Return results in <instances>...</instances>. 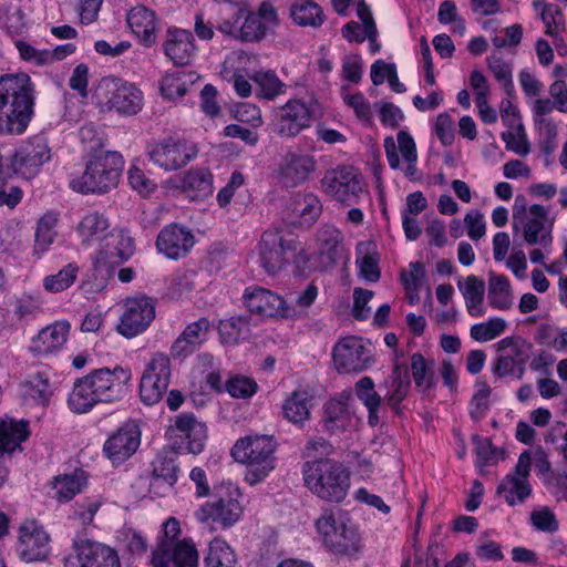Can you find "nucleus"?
<instances>
[{
	"label": "nucleus",
	"mask_w": 567,
	"mask_h": 567,
	"mask_svg": "<svg viewBox=\"0 0 567 567\" xmlns=\"http://www.w3.org/2000/svg\"><path fill=\"white\" fill-rule=\"evenodd\" d=\"M58 223L56 214L47 213L38 221L34 239V254L40 256L48 250L54 241L56 233L54 230Z\"/></svg>",
	"instance_id": "nucleus-49"
},
{
	"label": "nucleus",
	"mask_w": 567,
	"mask_h": 567,
	"mask_svg": "<svg viewBox=\"0 0 567 567\" xmlns=\"http://www.w3.org/2000/svg\"><path fill=\"white\" fill-rule=\"evenodd\" d=\"M318 533L326 548L338 556H353L361 549V538L357 528L349 519L339 516L332 509H327L316 520Z\"/></svg>",
	"instance_id": "nucleus-6"
},
{
	"label": "nucleus",
	"mask_w": 567,
	"mask_h": 567,
	"mask_svg": "<svg viewBox=\"0 0 567 567\" xmlns=\"http://www.w3.org/2000/svg\"><path fill=\"white\" fill-rule=\"evenodd\" d=\"M237 488L227 487L224 495L214 502H207L196 513L195 517L204 524H219L223 527L233 526L241 516L243 507Z\"/></svg>",
	"instance_id": "nucleus-14"
},
{
	"label": "nucleus",
	"mask_w": 567,
	"mask_h": 567,
	"mask_svg": "<svg viewBox=\"0 0 567 567\" xmlns=\"http://www.w3.org/2000/svg\"><path fill=\"white\" fill-rule=\"evenodd\" d=\"M348 398L331 399L323 405L321 424L329 434H339L352 425Z\"/></svg>",
	"instance_id": "nucleus-34"
},
{
	"label": "nucleus",
	"mask_w": 567,
	"mask_h": 567,
	"mask_svg": "<svg viewBox=\"0 0 567 567\" xmlns=\"http://www.w3.org/2000/svg\"><path fill=\"white\" fill-rule=\"evenodd\" d=\"M85 485V473L83 471H75L72 474L56 476L53 482V489L59 502H69L76 494L81 493Z\"/></svg>",
	"instance_id": "nucleus-46"
},
{
	"label": "nucleus",
	"mask_w": 567,
	"mask_h": 567,
	"mask_svg": "<svg viewBox=\"0 0 567 567\" xmlns=\"http://www.w3.org/2000/svg\"><path fill=\"white\" fill-rule=\"evenodd\" d=\"M97 96L110 109L125 115L137 114L143 107L142 91L134 84L116 78L102 79Z\"/></svg>",
	"instance_id": "nucleus-11"
},
{
	"label": "nucleus",
	"mask_w": 567,
	"mask_h": 567,
	"mask_svg": "<svg viewBox=\"0 0 567 567\" xmlns=\"http://www.w3.org/2000/svg\"><path fill=\"white\" fill-rule=\"evenodd\" d=\"M148 154L154 164L166 171H175L194 159L198 150L195 144H153Z\"/></svg>",
	"instance_id": "nucleus-24"
},
{
	"label": "nucleus",
	"mask_w": 567,
	"mask_h": 567,
	"mask_svg": "<svg viewBox=\"0 0 567 567\" xmlns=\"http://www.w3.org/2000/svg\"><path fill=\"white\" fill-rule=\"evenodd\" d=\"M117 331L125 338H134L144 332L155 318V301L146 296L127 298Z\"/></svg>",
	"instance_id": "nucleus-16"
},
{
	"label": "nucleus",
	"mask_w": 567,
	"mask_h": 567,
	"mask_svg": "<svg viewBox=\"0 0 567 567\" xmlns=\"http://www.w3.org/2000/svg\"><path fill=\"white\" fill-rule=\"evenodd\" d=\"M315 169L316 161L312 155L289 151L274 171V177L281 187L293 188L308 181Z\"/></svg>",
	"instance_id": "nucleus-17"
},
{
	"label": "nucleus",
	"mask_w": 567,
	"mask_h": 567,
	"mask_svg": "<svg viewBox=\"0 0 567 567\" xmlns=\"http://www.w3.org/2000/svg\"><path fill=\"white\" fill-rule=\"evenodd\" d=\"M384 146L386 158L392 169H398L400 167L401 154L408 164L405 176L413 177L416 174L415 163L417 161V152L415 144H384Z\"/></svg>",
	"instance_id": "nucleus-45"
},
{
	"label": "nucleus",
	"mask_w": 567,
	"mask_h": 567,
	"mask_svg": "<svg viewBox=\"0 0 567 567\" xmlns=\"http://www.w3.org/2000/svg\"><path fill=\"white\" fill-rule=\"evenodd\" d=\"M79 268L73 264H69L62 268L58 274L47 276L43 279V287L50 292H61L68 289L76 279Z\"/></svg>",
	"instance_id": "nucleus-52"
},
{
	"label": "nucleus",
	"mask_w": 567,
	"mask_h": 567,
	"mask_svg": "<svg viewBox=\"0 0 567 567\" xmlns=\"http://www.w3.org/2000/svg\"><path fill=\"white\" fill-rule=\"evenodd\" d=\"M320 265L328 269L337 265L344 252L343 235L333 225H322L316 235Z\"/></svg>",
	"instance_id": "nucleus-30"
},
{
	"label": "nucleus",
	"mask_w": 567,
	"mask_h": 567,
	"mask_svg": "<svg viewBox=\"0 0 567 567\" xmlns=\"http://www.w3.org/2000/svg\"><path fill=\"white\" fill-rule=\"evenodd\" d=\"M534 10L539 13L545 24V33L551 38H557L565 30V19L561 9L555 3H548L546 0H533Z\"/></svg>",
	"instance_id": "nucleus-40"
},
{
	"label": "nucleus",
	"mask_w": 567,
	"mask_h": 567,
	"mask_svg": "<svg viewBox=\"0 0 567 567\" xmlns=\"http://www.w3.org/2000/svg\"><path fill=\"white\" fill-rule=\"evenodd\" d=\"M457 286L463 295L468 313L471 316H482V303L485 295L484 280L470 275L464 281L458 280Z\"/></svg>",
	"instance_id": "nucleus-39"
},
{
	"label": "nucleus",
	"mask_w": 567,
	"mask_h": 567,
	"mask_svg": "<svg viewBox=\"0 0 567 567\" xmlns=\"http://www.w3.org/2000/svg\"><path fill=\"white\" fill-rule=\"evenodd\" d=\"M342 99L346 105L353 110L361 122H369L372 117V109L369 101L362 93H343Z\"/></svg>",
	"instance_id": "nucleus-63"
},
{
	"label": "nucleus",
	"mask_w": 567,
	"mask_h": 567,
	"mask_svg": "<svg viewBox=\"0 0 567 567\" xmlns=\"http://www.w3.org/2000/svg\"><path fill=\"white\" fill-rule=\"evenodd\" d=\"M249 318L244 316L230 317L219 322V334L225 344H236L249 333Z\"/></svg>",
	"instance_id": "nucleus-50"
},
{
	"label": "nucleus",
	"mask_w": 567,
	"mask_h": 567,
	"mask_svg": "<svg viewBox=\"0 0 567 567\" xmlns=\"http://www.w3.org/2000/svg\"><path fill=\"white\" fill-rule=\"evenodd\" d=\"M488 302L496 309H508L512 305L511 285L506 276L489 274Z\"/></svg>",
	"instance_id": "nucleus-48"
},
{
	"label": "nucleus",
	"mask_w": 567,
	"mask_h": 567,
	"mask_svg": "<svg viewBox=\"0 0 567 567\" xmlns=\"http://www.w3.org/2000/svg\"><path fill=\"white\" fill-rule=\"evenodd\" d=\"M277 443L272 436H246L236 442L231 456L236 462L246 464L245 480L250 484L262 481L275 468Z\"/></svg>",
	"instance_id": "nucleus-5"
},
{
	"label": "nucleus",
	"mask_w": 567,
	"mask_h": 567,
	"mask_svg": "<svg viewBox=\"0 0 567 567\" xmlns=\"http://www.w3.org/2000/svg\"><path fill=\"white\" fill-rule=\"evenodd\" d=\"M74 556L64 561V567H121L117 551L99 542L80 539L73 543Z\"/></svg>",
	"instance_id": "nucleus-15"
},
{
	"label": "nucleus",
	"mask_w": 567,
	"mask_h": 567,
	"mask_svg": "<svg viewBox=\"0 0 567 567\" xmlns=\"http://www.w3.org/2000/svg\"><path fill=\"white\" fill-rule=\"evenodd\" d=\"M34 86L27 73L0 76V134L20 135L33 115Z\"/></svg>",
	"instance_id": "nucleus-2"
},
{
	"label": "nucleus",
	"mask_w": 567,
	"mask_h": 567,
	"mask_svg": "<svg viewBox=\"0 0 567 567\" xmlns=\"http://www.w3.org/2000/svg\"><path fill=\"white\" fill-rule=\"evenodd\" d=\"M497 357L492 372L499 377L513 375L522 379L525 364L532 355L533 344L520 337H506L497 342Z\"/></svg>",
	"instance_id": "nucleus-9"
},
{
	"label": "nucleus",
	"mask_w": 567,
	"mask_h": 567,
	"mask_svg": "<svg viewBox=\"0 0 567 567\" xmlns=\"http://www.w3.org/2000/svg\"><path fill=\"white\" fill-rule=\"evenodd\" d=\"M126 23L142 45L152 47L156 42L159 21L153 10L145 6L133 7L126 14Z\"/></svg>",
	"instance_id": "nucleus-29"
},
{
	"label": "nucleus",
	"mask_w": 567,
	"mask_h": 567,
	"mask_svg": "<svg viewBox=\"0 0 567 567\" xmlns=\"http://www.w3.org/2000/svg\"><path fill=\"white\" fill-rule=\"evenodd\" d=\"M297 205L298 207L296 209L302 219L301 223L307 226L312 225L322 212V205L319 198L313 194L303 195L302 200Z\"/></svg>",
	"instance_id": "nucleus-60"
},
{
	"label": "nucleus",
	"mask_w": 567,
	"mask_h": 567,
	"mask_svg": "<svg viewBox=\"0 0 567 567\" xmlns=\"http://www.w3.org/2000/svg\"><path fill=\"white\" fill-rule=\"evenodd\" d=\"M206 567H236L237 557L234 549L221 538H214L204 558Z\"/></svg>",
	"instance_id": "nucleus-47"
},
{
	"label": "nucleus",
	"mask_w": 567,
	"mask_h": 567,
	"mask_svg": "<svg viewBox=\"0 0 567 567\" xmlns=\"http://www.w3.org/2000/svg\"><path fill=\"white\" fill-rule=\"evenodd\" d=\"M217 30L224 35L245 42H260L279 27L278 12L270 1H264L252 12L245 3L226 2L220 9Z\"/></svg>",
	"instance_id": "nucleus-1"
},
{
	"label": "nucleus",
	"mask_w": 567,
	"mask_h": 567,
	"mask_svg": "<svg viewBox=\"0 0 567 567\" xmlns=\"http://www.w3.org/2000/svg\"><path fill=\"white\" fill-rule=\"evenodd\" d=\"M258 248L261 267L274 276L284 267L287 251L296 249V243L286 240L282 229L271 228L262 234Z\"/></svg>",
	"instance_id": "nucleus-18"
},
{
	"label": "nucleus",
	"mask_w": 567,
	"mask_h": 567,
	"mask_svg": "<svg viewBox=\"0 0 567 567\" xmlns=\"http://www.w3.org/2000/svg\"><path fill=\"white\" fill-rule=\"evenodd\" d=\"M181 524L177 518L169 517L163 523V535L158 539L157 546L154 551H167L178 542L177 538L181 535Z\"/></svg>",
	"instance_id": "nucleus-62"
},
{
	"label": "nucleus",
	"mask_w": 567,
	"mask_h": 567,
	"mask_svg": "<svg viewBox=\"0 0 567 567\" xmlns=\"http://www.w3.org/2000/svg\"><path fill=\"white\" fill-rule=\"evenodd\" d=\"M70 331L68 321H55L40 330L32 339L30 350L34 355L43 357L59 351L66 342Z\"/></svg>",
	"instance_id": "nucleus-31"
},
{
	"label": "nucleus",
	"mask_w": 567,
	"mask_h": 567,
	"mask_svg": "<svg viewBox=\"0 0 567 567\" xmlns=\"http://www.w3.org/2000/svg\"><path fill=\"white\" fill-rule=\"evenodd\" d=\"M225 388L233 398L247 399L256 393L258 385L248 377L236 375L226 381Z\"/></svg>",
	"instance_id": "nucleus-57"
},
{
	"label": "nucleus",
	"mask_w": 567,
	"mask_h": 567,
	"mask_svg": "<svg viewBox=\"0 0 567 567\" xmlns=\"http://www.w3.org/2000/svg\"><path fill=\"white\" fill-rule=\"evenodd\" d=\"M244 300L248 310L260 317L291 318L296 315L281 296L259 286L247 288Z\"/></svg>",
	"instance_id": "nucleus-19"
},
{
	"label": "nucleus",
	"mask_w": 567,
	"mask_h": 567,
	"mask_svg": "<svg viewBox=\"0 0 567 567\" xmlns=\"http://www.w3.org/2000/svg\"><path fill=\"white\" fill-rule=\"evenodd\" d=\"M18 550L25 561L45 559L49 555V535L34 522H27L19 528Z\"/></svg>",
	"instance_id": "nucleus-23"
},
{
	"label": "nucleus",
	"mask_w": 567,
	"mask_h": 567,
	"mask_svg": "<svg viewBox=\"0 0 567 567\" xmlns=\"http://www.w3.org/2000/svg\"><path fill=\"white\" fill-rule=\"evenodd\" d=\"M141 444V431L133 422H126L112 433L103 445L105 456L120 465L128 460Z\"/></svg>",
	"instance_id": "nucleus-20"
},
{
	"label": "nucleus",
	"mask_w": 567,
	"mask_h": 567,
	"mask_svg": "<svg viewBox=\"0 0 567 567\" xmlns=\"http://www.w3.org/2000/svg\"><path fill=\"white\" fill-rule=\"evenodd\" d=\"M109 228V219L97 212H92L81 219L76 233L83 245H92L93 243L100 245L111 231Z\"/></svg>",
	"instance_id": "nucleus-37"
},
{
	"label": "nucleus",
	"mask_w": 567,
	"mask_h": 567,
	"mask_svg": "<svg viewBox=\"0 0 567 567\" xmlns=\"http://www.w3.org/2000/svg\"><path fill=\"white\" fill-rule=\"evenodd\" d=\"M163 51L176 66L190 64L197 53L193 33L177 27L168 28L163 42Z\"/></svg>",
	"instance_id": "nucleus-22"
},
{
	"label": "nucleus",
	"mask_w": 567,
	"mask_h": 567,
	"mask_svg": "<svg viewBox=\"0 0 567 567\" xmlns=\"http://www.w3.org/2000/svg\"><path fill=\"white\" fill-rule=\"evenodd\" d=\"M127 179L131 187L142 197H148L157 189V183L136 166L128 169Z\"/></svg>",
	"instance_id": "nucleus-56"
},
{
	"label": "nucleus",
	"mask_w": 567,
	"mask_h": 567,
	"mask_svg": "<svg viewBox=\"0 0 567 567\" xmlns=\"http://www.w3.org/2000/svg\"><path fill=\"white\" fill-rule=\"evenodd\" d=\"M123 169L120 152L95 147L87 155L82 175L70 181V188L80 194H106L117 187Z\"/></svg>",
	"instance_id": "nucleus-4"
},
{
	"label": "nucleus",
	"mask_w": 567,
	"mask_h": 567,
	"mask_svg": "<svg viewBox=\"0 0 567 567\" xmlns=\"http://www.w3.org/2000/svg\"><path fill=\"white\" fill-rule=\"evenodd\" d=\"M194 243V235L190 230L177 224H171L159 231L156 247L168 258L178 259L190 250Z\"/></svg>",
	"instance_id": "nucleus-28"
},
{
	"label": "nucleus",
	"mask_w": 567,
	"mask_h": 567,
	"mask_svg": "<svg viewBox=\"0 0 567 567\" xmlns=\"http://www.w3.org/2000/svg\"><path fill=\"white\" fill-rule=\"evenodd\" d=\"M355 395L365 408H380L382 398L374 389V382L370 377L361 378L354 386Z\"/></svg>",
	"instance_id": "nucleus-61"
},
{
	"label": "nucleus",
	"mask_w": 567,
	"mask_h": 567,
	"mask_svg": "<svg viewBox=\"0 0 567 567\" xmlns=\"http://www.w3.org/2000/svg\"><path fill=\"white\" fill-rule=\"evenodd\" d=\"M94 394L86 377L78 379L68 399L69 408L75 413L89 412L95 404L100 403Z\"/></svg>",
	"instance_id": "nucleus-42"
},
{
	"label": "nucleus",
	"mask_w": 567,
	"mask_h": 567,
	"mask_svg": "<svg viewBox=\"0 0 567 567\" xmlns=\"http://www.w3.org/2000/svg\"><path fill=\"white\" fill-rule=\"evenodd\" d=\"M210 322L207 318H199L189 323L171 347L173 358H185L193 353L197 347L207 339Z\"/></svg>",
	"instance_id": "nucleus-33"
},
{
	"label": "nucleus",
	"mask_w": 567,
	"mask_h": 567,
	"mask_svg": "<svg viewBox=\"0 0 567 567\" xmlns=\"http://www.w3.org/2000/svg\"><path fill=\"white\" fill-rule=\"evenodd\" d=\"M553 220L548 218V210L539 204L528 208V216L523 225L524 239L528 245L547 247L553 241Z\"/></svg>",
	"instance_id": "nucleus-26"
},
{
	"label": "nucleus",
	"mask_w": 567,
	"mask_h": 567,
	"mask_svg": "<svg viewBox=\"0 0 567 567\" xmlns=\"http://www.w3.org/2000/svg\"><path fill=\"white\" fill-rule=\"evenodd\" d=\"M309 401L310 395L306 390L293 391L284 402L285 417L295 424H302L310 417Z\"/></svg>",
	"instance_id": "nucleus-44"
},
{
	"label": "nucleus",
	"mask_w": 567,
	"mask_h": 567,
	"mask_svg": "<svg viewBox=\"0 0 567 567\" xmlns=\"http://www.w3.org/2000/svg\"><path fill=\"white\" fill-rule=\"evenodd\" d=\"M183 194L192 200H203L213 194V175L208 169L187 171L178 186Z\"/></svg>",
	"instance_id": "nucleus-36"
},
{
	"label": "nucleus",
	"mask_w": 567,
	"mask_h": 567,
	"mask_svg": "<svg viewBox=\"0 0 567 567\" xmlns=\"http://www.w3.org/2000/svg\"><path fill=\"white\" fill-rule=\"evenodd\" d=\"M497 495L504 496L509 506L522 504L532 494V486L525 478L506 475L496 489Z\"/></svg>",
	"instance_id": "nucleus-41"
},
{
	"label": "nucleus",
	"mask_w": 567,
	"mask_h": 567,
	"mask_svg": "<svg viewBox=\"0 0 567 567\" xmlns=\"http://www.w3.org/2000/svg\"><path fill=\"white\" fill-rule=\"evenodd\" d=\"M332 360L339 373H359L370 367L373 357L370 347L361 338L349 336L334 344Z\"/></svg>",
	"instance_id": "nucleus-13"
},
{
	"label": "nucleus",
	"mask_w": 567,
	"mask_h": 567,
	"mask_svg": "<svg viewBox=\"0 0 567 567\" xmlns=\"http://www.w3.org/2000/svg\"><path fill=\"white\" fill-rule=\"evenodd\" d=\"M323 190L337 202L352 206L367 194L363 176L353 166H340L327 173L322 179Z\"/></svg>",
	"instance_id": "nucleus-7"
},
{
	"label": "nucleus",
	"mask_w": 567,
	"mask_h": 567,
	"mask_svg": "<svg viewBox=\"0 0 567 567\" xmlns=\"http://www.w3.org/2000/svg\"><path fill=\"white\" fill-rule=\"evenodd\" d=\"M507 323L502 318H492L486 322L476 323L471 327V337L480 342H486L502 334Z\"/></svg>",
	"instance_id": "nucleus-54"
},
{
	"label": "nucleus",
	"mask_w": 567,
	"mask_h": 567,
	"mask_svg": "<svg viewBox=\"0 0 567 567\" xmlns=\"http://www.w3.org/2000/svg\"><path fill=\"white\" fill-rule=\"evenodd\" d=\"M290 18L299 27L320 28L324 22L322 8L312 0H298L290 7Z\"/></svg>",
	"instance_id": "nucleus-38"
},
{
	"label": "nucleus",
	"mask_w": 567,
	"mask_h": 567,
	"mask_svg": "<svg viewBox=\"0 0 567 567\" xmlns=\"http://www.w3.org/2000/svg\"><path fill=\"white\" fill-rule=\"evenodd\" d=\"M86 378L100 402H112L123 395L130 374L122 368H102L92 371Z\"/></svg>",
	"instance_id": "nucleus-21"
},
{
	"label": "nucleus",
	"mask_w": 567,
	"mask_h": 567,
	"mask_svg": "<svg viewBox=\"0 0 567 567\" xmlns=\"http://www.w3.org/2000/svg\"><path fill=\"white\" fill-rule=\"evenodd\" d=\"M305 486L324 503L341 504L351 486L350 471L332 458L307 461L302 465Z\"/></svg>",
	"instance_id": "nucleus-3"
},
{
	"label": "nucleus",
	"mask_w": 567,
	"mask_h": 567,
	"mask_svg": "<svg viewBox=\"0 0 567 567\" xmlns=\"http://www.w3.org/2000/svg\"><path fill=\"white\" fill-rule=\"evenodd\" d=\"M178 465L173 457L167 455H157L153 463V474L156 478H162L164 482L173 486L178 478Z\"/></svg>",
	"instance_id": "nucleus-55"
},
{
	"label": "nucleus",
	"mask_w": 567,
	"mask_h": 567,
	"mask_svg": "<svg viewBox=\"0 0 567 567\" xmlns=\"http://www.w3.org/2000/svg\"><path fill=\"white\" fill-rule=\"evenodd\" d=\"M475 388L476 391L470 403V414L474 420H480L489 408L488 398L491 395V388L485 381H477Z\"/></svg>",
	"instance_id": "nucleus-58"
},
{
	"label": "nucleus",
	"mask_w": 567,
	"mask_h": 567,
	"mask_svg": "<svg viewBox=\"0 0 567 567\" xmlns=\"http://www.w3.org/2000/svg\"><path fill=\"white\" fill-rule=\"evenodd\" d=\"M411 371L414 383L417 388L429 390L433 388L434 382L432 375L429 373V363L421 353H414L411 357Z\"/></svg>",
	"instance_id": "nucleus-59"
},
{
	"label": "nucleus",
	"mask_w": 567,
	"mask_h": 567,
	"mask_svg": "<svg viewBox=\"0 0 567 567\" xmlns=\"http://www.w3.org/2000/svg\"><path fill=\"white\" fill-rule=\"evenodd\" d=\"M196 567L198 564V551L190 538H184L177 542L172 549L167 551H153L152 564L154 567Z\"/></svg>",
	"instance_id": "nucleus-32"
},
{
	"label": "nucleus",
	"mask_w": 567,
	"mask_h": 567,
	"mask_svg": "<svg viewBox=\"0 0 567 567\" xmlns=\"http://www.w3.org/2000/svg\"><path fill=\"white\" fill-rule=\"evenodd\" d=\"M135 251L134 238L126 229H112L99 245L93 265L99 272L111 276L120 265L127 261Z\"/></svg>",
	"instance_id": "nucleus-8"
},
{
	"label": "nucleus",
	"mask_w": 567,
	"mask_h": 567,
	"mask_svg": "<svg viewBox=\"0 0 567 567\" xmlns=\"http://www.w3.org/2000/svg\"><path fill=\"white\" fill-rule=\"evenodd\" d=\"M384 386L386 388L384 395L386 404L400 415L402 412L400 404L405 400L411 388L408 368L395 363L391 374L384 380Z\"/></svg>",
	"instance_id": "nucleus-35"
},
{
	"label": "nucleus",
	"mask_w": 567,
	"mask_h": 567,
	"mask_svg": "<svg viewBox=\"0 0 567 567\" xmlns=\"http://www.w3.org/2000/svg\"><path fill=\"white\" fill-rule=\"evenodd\" d=\"M312 117L311 102L290 99L275 111L270 127L282 138H293L311 125Z\"/></svg>",
	"instance_id": "nucleus-10"
},
{
	"label": "nucleus",
	"mask_w": 567,
	"mask_h": 567,
	"mask_svg": "<svg viewBox=\"0 0 567 567\" xmlns=\"http://www.w3.org/2000/svg\"><path fill=\"white\" fill-rule=\"evenodd\" d=\"M171 373L169 357L155 353L146 364L140 382V396L145 404L153 405L163 399L169 385Z\"/></svg>",
	"instance_id": "nucleus-12"
},
{
	"label": "nucleus",
	"mask_w": 567,
	"mask_h": 567,
	"mask_svg": "<svg viewBox=\"0 0 567 567\" xmlns=\"http://www.w3.org/2000/svg\"><path fill=\"white\" fill-rule=\"evenodd\" d=\"M51 158L48 144H27L14 153L11 168L14 174L30 179L34 177L40 167Z\"/></svg>",
	"instance_id": "nucleus-27"
},
{
	"label": "nucleus",
	"mask_w": 567,
	"mask_h": 567,
	"mask_svg": "<svg viewBox=\"0 0 567 567\" xmlns=\"http://www.w3.org/2000/svg\"><path fill=\"white\" fill-rule=\"evenodd\" d=\"M487 66L494 74L495 79L504 87L508 96L514 95V83L512 78V68L502 58L496 54H492L486 60Z\"/></svg>",
	"instance_id": "nucleus-53"
},
{
	"label": "nucleus",
	"mask_w": 567,
	"mask_h": 567,
	"mask_svg": "<svg viewBox=\"0 0 567 567\" xmlns=\"http://www.w3.org/2000/svg\"><path fill=\"white\" fill-rule=\"evenodd\" d=\"M432 131L441 142H451L455 137V121L447 113H440L432 122Z\"/></svg>",
	"instance_id": "nucleus-64"
},
{
	"label": "nucleus",
	"mask_w": 567,
	"mask_h": 567,
	"mask_svg": "<svg viewBox=\"0 0 567 567\" xmlns=\"http://www.w3.org/2000/svg\"><path fill=\"white\" fill-rule=\"evenodd\" d=\"M0 27L10 34H20L24 30V17L18 4L0 6Z\"/></svg>",
	"instance_id": "nucleus-51"
},
{
	"label": "nucleus",
	"mask_w": 567,
	"mask_h": 567,
	"mask_svg": "<svg viewBox=\"0 0 567 567\" xmlns=\"http://www.w3.org/2000/svg\"><path fill=\"white\" fill-rule=\"evenodd\" d=\"M172 431L185 443V446H179V449L192 454L203 452L207 439V427L205 423L197 421L193 413L176 415Z\"/></svg>",
	"instance_id": "nucleus-25"
},
{
	"label": "nucleus",
	"mask_w": 567,
	"mask_h": 567,
	"mask_svg": "<svg viewBox=\"0 0 567 567\" xmlns=\"http://www.w3.org/2000/svg\"><path fill=\"white\" fill-rule=\"evenodd\" d=\"M251 80L257 86V96L268 101L286 94L287 84H285L275 71H258Z\"/></svg>",
	"instance_id": "nucleus-43"
}]
</instances>
